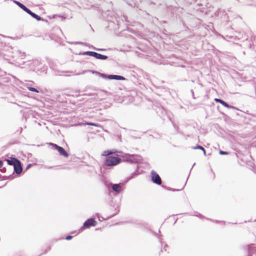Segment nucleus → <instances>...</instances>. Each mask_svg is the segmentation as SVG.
<instances>
[{"instance_id":"obj_1","label":"nucleus","mask_w":256,"mask_h":256,"mask_svg":"<svg viewBox=\"0 0 256 256\" xmlns=\"http://www.w3.org/2000/svg\"><path fill=\"white\" fill-rule=\"evenodd\" d=\"M121 162V159L118 157L109 156H108L105 161L106 165L108 166H114Z\"/></svg>"},{"instance_id":"obj_2","label":"nucleus","mask_w":256,"mask_h":256,"mask_svg":"<svg viewBox=\"0 0 256 256\" xmlns=\"http://www.w3.org/2000/svg\"><path fill=\"white\" fill-rule=\"evenodd\" d=\"M123 158L125 161L130 162L131 163H136L140 160V157L136 155L126 154L123 156Z\"/></svg>"},{"instance_id":"obj_3","label":"nucleus","mask_w":256,"mask_h":256,"mask_svg":"<svg viewBox=\"0 0 256 256\" xmlns=\"http://www.w3.org/2000/svg\"><path fill=\"white\" fill-rule=\"evenodd\" d=\"M97 222L93 218H91L86 220L83 224L82 227L79 230V232H82L84 228H89L90 226H96Z\"/></svg>"},{"instance_id":"obj_4","label":"nucleus","mask_w":256,"mask_h":256,"mask_svg":"<svg viewBox=\"0 0 256 256\" xmlns=\"http://www.w3.org/2000/svg\"><path fill=\"white\" fill-rule=\"evenodd\" d=\"M18 6L22 9L24 12L30 15L32 18H36V20H41V18L39 16L32 12L22 4L20 3Z\"/></svg>"},{"instance_id":"obj_5","label":"nucleus","mask_w":256,"mask_h":256,"mask_svg":"<svg viewBox=\"0 0 256 256\" xmlns=\"http://www.w3.org/2000/svg\"><path fill=\"white\" fill-rule=\"evenodd\" d=\"M100 76L104 78H108L110 80H124L125 78L124 76L118 75H106L104 74H100Z\"/></svg>"},{"instance_id":"obj_6","label":"nucleus","mask_w":256,"mask_h":256,"mask_svg":"<svg viewBox=\"0 0 256 256\" xmlns=\"http://www.w3.org/2000/svg\"><path fill=\"white\" fill-rule=\"evenodd\" d=\"M151 178L152 180L156 184H162L160 176L154 171L151 172Z\"/></svg>"},{"instance_id":"obj_7","label":"nucleus","mask_w":256,"mask_h":256,"mask_svg":"<svg viewBox=\"0 0 256 256\" xmlns=\"http://www.w3.org/2000/svg\"><path fill=\"white\" fill-rule=\"evenodd\" d=\"M50 144L61 155H62L64 157H68V152L62 147L52 143H50Z\"/></svg>"},{"instance_id":"obj_8","label":"nucleus","mask_w":256,"mask_h":256,"mask_svg":"<svg viewBox=\"0 0 256 256\" xmlns=\"http://www.w3.org/2000/svg\"><path fill=\"white\" fill-rule=\"evenodd\" d=\"M112 188V189L113 192H116L117 194H120L122 190V186H123L122 184H111Z\"/></svg>"},{"instance_id":"obj_9","label":"nucleus","mask_w":256,"mask_h":256,"mask_svg":"<svg viewBox=\"0 0 256 256\" xmlns=\"http://www.w3.org/2000/svg\"><path fill=\"white\" fill-rule=\"evenodd\" d=\"M14 170L16 174H20L22 172V167L21 166L20 162L19 160H18L17 162L14 164Z\"/></svg>"},{"instance_id":"obj_10","label":"nucleus","mask_w":256,"mask_h":256,"mask_svg":"<svg viewBox=\"0 0 256 256\" xmlns=\"http://www.w3.org/2000/svg\"><path fill=\"white\" fill-rule=\"evenodd\" d=\"M214 100L216 102L220 103L224 106L228 108H234V106L228 105L226 102H224V100H222L220 99L215 98Z\"/></svg>"},{"instance_id":"obj_11","label":"nucleus","mask_w":256,"mask_h":256,"mask_svg":"<svg viewBox=\"0 0 256 256\" xmlns=\"http://www.w3.org/2000/svg\"><path fill=\"white\" fill-rule=\"evenodd\" d=\"M18 160L14 158H12L10 159L6 160V162L9 165L14 166V164L17 162Z\"/></svg>"},{"instance_id":"obj_12","label":"nucleus","mask_w":256,"mask_h":256,"mask_svg":"<svg viewBox=\"0 0 256 256\" xmlns=\"http://www.w3.org/2000/svg\"><path fill=\"white\" fill-rule=\"evenodd\" d=\"M94 58L100 60H106L108 58V56L96 52Z\"/></svg>"},{"instance_id":"obj_13","label":"nucleus","mask_w":256,"mask_h":256,"mask_svg":"<svg viewBox=\"0 0 256 256\" xmlns=\"http://www.w3.org/2000/svg\"><path fill=\"white\" fill-rule=\"evenodd\" d=\"M96 54V52L88 51V52H84L82 54L84 55V56H91L95 57Z\"/></svg>"},{"instance_id":"obj_14","label":"nucleus","mask_w":256,"mask_h":256,"mask_svg":"<svg viewBox=\"0 0 256 256\" xmlns=\"http://www.w3.org/2000/svg\"><path fill=\"white\" fill-rule=\"evenodd\" d=\"M114 153V152L112 150H105L104 152H103L102 154V156H108L110 154H112Z\"/></svg>"},{"instance_id":"obj_15","label":"nucleus","mask_w":256,"mask_h":256,"mask_svg":"<svg viewBox=\"0 0 256 256\" xmlns=\"http://www.w3.org/2000/svg\"><path fill=\"white\" fill-rule=\"evenodd\" d=\"M194 149H200V150H202L204 152V154L206 155V150L202 146H198L196 147H194Z\"/></svg>"},{"instance_id":"obj_16","label":"nucleus","mask_w":256,"mask_h":256,"mask_svg":"<svg viewBox=\"0 0 256 256\" xmlns=\"http://www.w3.org/2000/svg\"><path fill=\"white\" fill-rule=\"evenodd\" d=\"M28 89L32 92H38V91L35 88L32 87H28Z\"/></svg>"},{"instance_id":"obj_17","label":"nucleus","mask_w":256,"mask_h":256,"mask_svg":"<svg viewBox=\"0 0 256 256\" xmlns=\"http://www.w3.org/2000/svg\"><path fill=\"white\" fill-rule=\"evenodd\" d=\"M86 124L88 125H90V126H98V125L96 124H94V123H92V122H87L86 123Z\"/></svg>"},{"instance_id":"obj_18","label":"nucleus","mask_w":256,"mask_h":256,"mask_svg":"<svg viewBox=\"0 0 256 256\" xmlns=\"http://www.w3.org/2000/svg\"><path fill=\"white\" fill-rule=\"evenodd\" d=\"M228 153L226 152L220 150V154H227Z\"/></svg>"},{"instance_id":"obj_19","label":"nucleus","mask_w":256,"mask_h":256,"mask_svg":"<svg viewBox=\"0 0 256 256\" xmlns=\"http://www.w3.org/2000/svg\"><path fill=\"white\" fill-rule=\"evenodd\" d=\"M72 236H67L66 237V240H70V239H72Z\"/></svg>"},{"instance_id":"obj_20","label":"nucleus","mask_w":256,"mask_h":256,"mask_svg":"<svg viewBox=\"0 0 256 256\" xmlns=\"http://www.w3.org/2000/svg\"><path fill=\"white\" fill-rule=\"evenodd\" d=\"M14 2L18 6H19V4H20V2H18V1H16V0H14Z\"/></svg>"},{"instance_id":"obj_21","label":"nucleus","mask_w":256,"mask_h":256,"mask_svg":"<svg viewBox=\"0 0 256 256\" xmlns=\"http://www.w3.org/2000/svg\"><path fill=\"white\" fill-rule=\"evenodd\" d=\"M92 48L94 49V50H103L102 49H99V48H96L94 47L93 46H92Z\"/></svg>"},{"instance_id":"obj_22","label":"nucleus","mask_w":256,"mask_h":256,"mask_svg":"<svg viewBox=\"0 0 256 256\" xmlns=\"http://www.w3.org/2000/svg\"><path fill=\"white\" fill-rule=\"evenodd\" d=\"M3 166V162L2 160H0V168H1Z\"/></svg>"},{"instance_id":"obj_23","label":"nucleus","mask_w":256,"mask_h":256,"mask_svg":"<svg viewBox=\"0 0 256 256\" xmlns=\"http://www.w3.org/2000/svg\"><path fill=\"white\" fill-rule=\"evenodd\" d=\"M104 92H105L104 91L101 92V93H104Z\"/></svg>"}]
</instances>
